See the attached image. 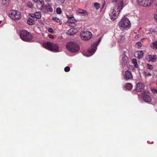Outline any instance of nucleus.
Masks as SVG:
<instances>
[{
  "label": "nucleus",
  "instance_id": "nucleus-12",
  "mask_svg": "<svg viewBox=\"0 0 157 157\" xmlns=\"http://www.w3.org/2000/svg\"><path fill=\"white\" fill-rule=\"evenodd\" d=\"M123 76L124 79L126 81L132 80L133 78V76L130 71H126L123 74Z\"/></svg>",
  "mask_w": 157,
  "mask_h": 157
},
{
  "label": "nucleus",
  "instance_id": "nucleus-4",
  "mask_svg": "<svg viewBox=\"0 0 157 157\" xmlns=\"http://www.w3.org/2000/svg\"><path fill=\"white\" fill-rule=\"evenodd\" d=\"M20 36L23 40L27 42L30 41L33 38L32 35L29 32L25 30L20 31Z\"/></svg>",
  "mask_w": 157,
  "mask_h": 157
},
{
  "label": "nucleus",
  "instance_id": "nucleus-34",
  "mask_svg": "<svg viewBox=\"0 0 157 157\" xmlns=\"http://www.w3.org/2000/svg\"><path fill=\"white\" fill-rule=\"evenodd\" d=\"M145 75L148 76H151V74L149 72H145Z\"/></svg>",
  "mask_w": 157,
  "mask_h": 157
},
{
  "label": "nucleus",
  "instance_id": "nucleus-22",
  "mask_svg": "<svg viewBox=\"0 0 157 157\" xmlns=\"http://www.w3.org/2000/svg\"><path fill=\"white\" fill-rule=\"evenodd\" d=\"M150 46L152 48L154 49H157V41L151 43Z\"/></svg>",
  "mask_w": 157,
  "mask_h": 157
},
{
  "label": "nucleus",
  "instance_id": "nucleus-37",
  "mask_svg": "<svg viewBox=\"0 0 157 157\" xmlns=\"http://www.w3.org/2000/svg\"><path fill=\"white\" fill-rule=\"evenodd\" d=\"M154 17L157 21V13L154 15Z\"/></svg>",
  "mask_w": 157,
  "mask_h": 157
},
{
  "label": "nucleus",
  "instance_id": "nucleus-33",
  "mask_svg": "<svg viewBox=\"0 0 157 157\" xmlns=\"http://www.w3.org/2000/svg\"><path fill=\"white\" fill-rule=\"evenodd\" d=\"M27 5H28V6L30 8H32L33 7L32 4L30 2L29 3L27 4Z\"/></svg>",
  "mask_w": 157,
  "mask_h": 157
},
{
  "label": "nucleus",
  "instance_id": "nucleus-23",
  "mask_svg": "<svg viewBox=\"0 0 157 157\" xmlns=\"http://www.w3.org/2000/svg\"><path fill=\"white\" fill-rule=\"evenodd\" d=\"M138 55L137 57L138 59L142 58L143 56V52L142 51H139L137 52Z\"/></svg>",
  "mask_w": 157,
  "mask_h": 157
},
{
  "label": "nucleus",
  "instance_id": "nucleus-21",
  "mask_svg": "<svg viewBox=\"0 0 157 157\" xmlns=\"http://www.w3.org/2000/svg\"><path fill=\"white\" fill-rule=\"evenodd\" d=\"M133 86L132 84L130 83H126L124 86V87L128 90H130L132 89Z\"/></svg>",
  "mask_w": 157,
  "mask_h": 157
},
{
  "label": "nucleus",
  "instance_id": "nucleus-9",
  "mask_svg": "<svg viewBox=\"0 0 157 157\" xmlns=\"http://www.w3.org/2000/svg\"><path fill=\"white\" fill-rule=\"evenodd\" d=\"M153 0H137L138 4L141 6L146 7L150 6Z\"/></svg>",
  "mask_w": 157,
  "mask_h": 157
},
{
  "label": "nucleus",
  "instance_id": "nucleus-36",
  "mask_svg": "<svg viewBox=\"0 0 157 157\" xmlns=\"http://www.w3.org/2000/svg\"><path fill=\"white\" fill-rule=\"evenodd\" d=\"M49 37L51 39H53L54 38V36L52 35H49Z\"/></svg>",
  "mask_w": 157,
  "mask_h": 157
},
{
  "label": "nucleus",
  "instance_id": "nucleus-20",
  "mask_svg": "<svg viewBox=\"0 0 157 157\" xmlns=\"http://www.w3.org/2000/svg\"><path fill=\"white\" fill-rule=\"evenodd\" d=\"M31 17L36 19H39L41 17V14L40 12H36L33 15V16H31Z\"/></svg>",
  "mask_w": 157,
  "mask_h": 157
},
{
  "label": "nucleus",
  "instance_id": "nucleus-10",
  "mask_svg": "<svg viewBox=\"0 0 157 157\" xmlns=\"http://www.w3.org/2000/svg\"><path fill=\"white\" fill-rule=\"evenodd\" d=\"M115 4L114 8L115 10L118 9L121 11L124 7V2L123 0H115Z\"/></svg>",
  "mask_w": 157,
  "mask_h": 157
},
{
  "label": "nucleus",
  "instance_id": "nucleus-1",
  "mask_svg": "<svg viewBox=\"0 0 157 157\" xmlns=\"http://www.w3.org/2000/svg\"><path fill=\"white\" fill-rule=\"evenodd\" d=\"M118 25L121 30L125 31L129 29L131 25V23L128 18L123 17L119 22Z\"/></svg>",
  "mask_w": 157,
  "mask_h": 157
},
{
  "label": "nucleus",
  "instance_id": "nucleus-16",
  "mask_svg": "<svg viewBox=\"0 0 157 157\" xmlns=\"http://www.w3.org/2000/svg\"><path fill=\"white\" fill-rule=\"evenodd\" d=\"M44 2L42 0H41L39 2H38L36 5L37 8L40 10H43L44 8Z\"/></svg>",
  "mask_w": 157,
  "mask_h": 157
},
{
  "label": "nucleus",
  "instance_id": "nucleus-8",
  "mask_svg": "<svg viewBox=\"0 0 157 157\" xmlns=\"http://www.w3.org/2000/svg\"><path fill=\"white\" fill-rule=\"evenodd\" d=\"M100 40L101 39H100L98 41L94 43L92 45L91 48L88 50V52L90 55L87 56V57L93 55L97 49V46L98 45Z\"/></svg>",
  "mask_w": 157,
  "mask_h": 157
},
{
  "label": "nucleus",
  "instance_id": "nucleus-25",
  "mask_svg": "<svg viewBox=\"0 0 157 157\" xmlns=\"http://www.w3.org/2000/svg\"><path fill=\"white\" fill-rule=\"evenodd\" d=\"M94 6L96 10H98L100 8V5L97 2H95L94 3Z\"/></svg>",
  "mask_w": 157,
  "mask_h": 157
},
{
  "label": "nucleus",
  "instance_id": "nucleus-35",
  "mask_svg": "<svg viewBox=\"0 0 157 157\" xmlns=\"http://www.w3.org/2000/svg\"><path fill=\"white\" fill-rule=\"evenodd\" d=\"M148 68L149 69H152L153 68V66H152L150 65H148L147 66Z\"/></svg>",
  "mask_w": 157,
  "mask_h": 157
},
{
  "label": "nucleus",
  "instance_id": "nucleus-3",
  "mask_svg": "<svg viewBox=\"0 0 157 157\" xmlns=\"http://www.w3.org/2000/svg\"><path fill=\"white\" fill-rule=\"evenodd\" d=\"M67 48L71 52H78L80 49L79 46L75 42H71L67 44Z\"/></svg>",
  "mask_w": 157,
  "mask_h": 157
},
{
  "label": "nucleus",
  "instance_id": "nucleus-24",
  "mask_svg": "<svg viewBox=\"0 0 157 157\" xmlns=\"http://www.w3.org/2000/svg\"><path fill=\"white\" fill-rule=\"evenodd\" d=\"M132 62L134 64V66L135 67H137L138 65L137 63V60L136 59H133L132 60Z\"/></svg>",
  "mask_w": 157,
  "mask_h": 157
},
{
  "label": "nucleus",
  "instance_id": "nucleus-11",
  "mask_svg": "<svg viewBox=\"0 0 157 157\" xmlns=\"http://www.w3.org/2000/svg\"><path fill=\"white\" fill-rule=\"evenodd\" d=\"M143 98L145 102H150L151 100V98L149 95V92L147 90L144 91L142 94Z\"/></svg>",
  "mask_w": 157,
  "mask_h": 157
},
{
  "label": "nucleus",
  "instance_id": "nucleus-2",
  "mask_svg": "<svg viewBox=\"0 0 157 157\" xmlns=\"http://www.w3.org/2000/svg\"><path fill=\"white\" fill-rule=\"evenodd\" d=\"M44 47L50 51L54 52H60L59 50V47L57 44L52 42H47L43 44Z\"/></svg>",
  "mask_w": 157,
  "mask_h": 157
},
{
  "label": "nucleus",
  "instance_id": "nucleus-6",
  "mask_svg": "<svg viewBox=\"0 0 157 157\" xmlns=\"http://www.w3.org/2000/svg\"><path fill=\"white\" fill-rule=\"evenodd\" d=\"M121 11L119 10H115V8H114L111 10L109 13L111 19L112 21H114L117 19Z\"/></svg>",
  "mask_w": 157,
  "mask_h": 157
},
{
  "label": "nucleus",
  "instance_id": "nucleus-27",
  "mask_svg": "<svg viewBox=\"0 0 157 157\" xmlns=\"http://www.w3.org/2000/svg\"><path fill=\"white\" fill-rule=\"evenodd\" d=\"M2 4L4 5H7L9 3V0H2Z\"/></svg>",
  "mask_w": 157,
  "mask_h": 157
},
{
  "label": "nucleus",
  "instance_id": "nucleus-28",
  "mask_svg": "<svg viewBox=\"0 0 157 157\" xmlns=\"http://www.w3.org/2000/svg\"><path fill=\"white\" fill-rule=\"evenodd\" d=\"M52 19L54 21H55L57 22H60V20L58 18L56 17H53Z\"/></svg>",
  "mask_w": 157,
  "mask_h": 157
},
{
  "label": "nucleus",
  "instance_id": "nucleus-26",
  "mask_svg": "<svg viewBox=\"0 0 157 157\" xmlns=\"http://www.w3.org/2000/svg\"><path fill=\"white\" fill-rule=\"evenodd\" d=\"M33 20L30 18H28L27 20V23L29 25L33 24Z\"/></svg>",
  "mask_w": 157,
  "mask_h": 157
},
{
  "label": "nucleus",
  "instance_id": "nucleus-29",
  "mask_svg": "<svg viewBox=\"0 0 157 157\" xmlns=\"http://www.w3.org/2000/svg\"><path fill=\"white\" fill-rule=\"evenodd\" d=\"M56 13L58 14H60L62 13V11L61 8H57L56 9Z\"/></svg>",
  "mask_w": 157,
  "mask_h": 157
},
{
  "label": "nucleus",
  "instance_id": "nucleus-40",
  "mask_svg": "<svg viewBox=\"0 0 157 157\" xmlns=\"http://www.w3.org/2000/svg\"><path fill=\"white\" fill-rule=\"evenodd\" d=\"M46 2H50L51 0H45Z\"/></svg>",
  "mask_w": 157,
  "mask_h": 157
},
{
  "label": "nucleus",
  "instance_id": "nucleus-15",
  "mask_svg": "<svg viewBox=\"0 0 157 157\" xmlns=\"http://www.w3.org/2000/svg\"><path fill=\"white\" fill-rule=\"evenodd\" d=\"M157 58V56L155 55H148L147 57V59L149 61H151L154 62L155 61Z\"/></svg>",
  "mask_w": 157,
  "mask_h": 157
},
{
  "label": "nucleus",
  "instance_id": "nucleus-7",
  "mask_svg": "<svg viewBox=\"0 0 157 157\" xmlns=\"http://www.w3.org/2000/svg\"><path fill=\"white\" fill-rule=\"evenodd\" d=\"M80 36L81 39L84 40H89L91 39L92 35L89 31H85L81 33Z\"/></svg>",
  "mask_w": 157,
  "mask_h": 157
},
{
  "label": "nucleus",
  "instance_id": "nucleus-14",
  "mask_svg": "<svg viewBox=\"0 0 157 157\" xmlns=\"http://www.w3.org/2000/svg\"><path fill=\"white\" fill-rule=\"evenodd\" d=\"M52 11L53 9L49 4H48V5H47L44 6V8L43 9V12L44 13H46L48 12H52Z\"/></svg>",
  "mask_w": 157,
  "mask_h": 157
},
{
  "label": "nucleus",
  "instance_id": "nucleus-30",
  "mask_svg": "<svg viewBox=\"0 0 157 157\" xmlns=\"http://www.w3.org/2000/svg\"><path fill=\"white\" fill-rule=\"evenodd\" d=\"M136 46L138 48H140L141 47L142 44L140 42H138L136 44Z\"/></svg>",
  "mask_w": 157,
  "mask_h": 157
},
{
  "label": "nucleus",
  "instance_id": "nucleus-39",
  "mask_svg": "<svg viewBox=\"0 0 157 157\" xmlns=\"http://www.w3.org/2000/svg\"><path fill=\"white\" fill-rule=\"evenodd\" d=\"M153 91L154 93L157 92V90H153Z\"/></svg>",
  "mask_w": 157,
  "mask_h": 157
},
{
  "label": "nucleus",
  "instance_id": "nucleus-31",
  "mask_svg": "<svg viewBox=\"0 0 157 157\" xmlns=\"http://www.w3.org/2000/svg\"><path fill=\"white\" fill-rule=\"evenodd\" d=\"M64 70L66 72H68L70 70V67H69L67 66L64 68Z\"/></svg>",
  "mask_w": 157,
  "mask_h": 157
},
{
  "label": "nucleus",
  "instance_id": "nucleus-41",
  "mask_svg": "<svg viewBox=\"0 0 157 157\" xmlns=\"http://www.w3.org/2000/svg\"><path fill=\"white\" fill-rule=\"evenodd\" d=\"M1 22H2V21H0V23H1Z\"/></svg>",
  "mask_w": 157,
  "mask_h": 157
},
{
  "label": "nucleus",
  "instance_id": "nucleus-18",
  "mask_svg": "<svg viewBox=\"0 0 157 157\" xmlns=\"http://www.w3.org/2000/svg\"><path fill=\"white\" fill-rule=\"evenodd\" d=\"M77 31V30L76 29H71L67 32V33L68 35H73L76 33Z\"/></svg>",
  "mask_w": 157,
  "mask_h": 157
},
{
  "label": "nucleus",
  "instance_id": "nucleus-17",
  "mask_svg": "<svg viewBox=\"0 0 157 157\" xmlns=\"http://www.w3.org/2000/svg\"><path fill=\"white\" fill-rule=\"evenodd\" d=\"M127 60L128 57L124 55H123L122 56L121 63L123 66L124 65H125L127 63Z\"/></svg>",
  "mask_w": 157,
  "mask_h": 157
},
{
  "label": "nucleus",
  "instance_id": "nucleus-13",
  "mask_svg": "<svg viewBox=\"0 0 157 157\" xmlns=\"http://www.w3.org/2000/svg\"><path fill=\"white\" fill-rule=\"evenodd\" d=\"M136 91L138 92H140L144 89V84L141 82H139L136 84Z\"/></svg>",
  "mask_w": 157,
  "mask_h": 157
},
{
  "label": "nucleus",
  "instance_id": "nucleus-5",
  "mask_svg": "<svg viewBox=\"0 0 157 157\" xmlns=\"http://www.w3.org/2000/svg\"><path fill=\"white\" fill-rule=\"evenodd\" d=\"M9 16L12 20L14 21L19 20L21 18V14L20 12L14 10H11L9 12Z\"/></svg>",
  "mask_w": 157,
  "mask_h": 157
},
{
  "label": "nucleus",
  "instance_id": "nucleus-32",
  "mask_svg": "<svg viewBox=\"0 0 157 157\" xmlns=\"http://www.w3.org/2000/svg\"><path fill=\"white\" fill-rule=\"evenodd\" d=\"M48 31L51 33H54L53 30L51 28H49L48 29Z\"/></svg>",
  "mask_w": 157,
  "mask_h": 157
},
{
  "label": "nucleus",
  "instance_id": "nucleus-19",
  "mask_svg": "<svg viewBox=\"0 0 157 157\" xmlns=\"http://www.w3.org/2000/svg\"><path fill=\"white\" fill-rule=\"evenodd\" d=\"M76 12L78 13L82 14L83 15L86 16L88 15L87 12L84 10L79 9L76 10Z\"/></svg>",
  "mask_w": 157,
  "mask_h": 157
},
{
  "label": "nucleus",
  "instance_id": "nucleus-38",
  "mask_svg": "<svg viewBox=\"0 0 157 157\" xmlns=\"http://www.w3.org/2000/svg\"><path fill=\"white\" fill-rule=\"evenodd\" d=\"M41 0H33L35 2H36L37 3L38 2H39V1H40Z\"/></svg>",
  "mask_w": 157,
  "mask_h": 157
}]
</instances>
